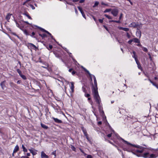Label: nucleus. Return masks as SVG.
<instances>
[{
  "instance_id": "1",
  "label": "nucleus",
  "mask_w": 158,
  "mask_h": 158,
  "mask_svg": "<svg viewBox=\"0 0 158 158\" xmlns=\"http://www.w3.org/2000/svg\"><path fill=\"white\" fill-rule=\"evenodd\" d=\"M139 148L141 150H139L138 149H135L132 151V153L138 157L141 156V153L144 152V149H145V148L140 146Z\"/></svg>"
},
{
  "instance_id": "2",
  "label": "nucleus",
  "mask_w": 158,
  "mask_h": 158,
  "mask_svg": "<svg viewBox=\"0 0 158 158\" xmlns=\"http://www.w3.org/2000/svg\"><path fill=\"white\" fill-rule=\"evenodd\" d=\"M94 97L95 101L98 105V108L99 111L102 110V104L101 103V101L99 94L94 95Z\"/></svg>"
},
{
  "instance_id": "3",
  "label": "nucleus",
  "mask_w": 158,
  "mask_h": 158,
  "mask_svg": "<svg viewBox=\"0 0 158 158\" xmlns=\"http://www.w3.org/2000/svg\"><path fill=\"white\" fill-rule=\"evenodd\" d=\"M94 86L93 85L92 91L93 95L98 94V91L97 84L96 79H94Z\"/></svg>"
},
{
  "instance_id": "4",
  "label": "nucleus",
  "mask_w": 158,
  "mask_h": 158,
  "mask_svg": "<svg viewBox=\"0 0 158 158\" xmlns=\"http://www.w3.org/2000/svg\"><path fill=\"white\" fill-rule=\"evenodd\" d=\"M118 13V10L117 9H112L111 13L114 16L116 17L117 16Z\"/></svg>"
},
{
  "instance_id": "5",
  "label": "nucleus",
  "mask_w": 158,
  "mask_h": 158,
  "mask_svg": "<svg viewBox=\"0 0 158 158\" xmlns=\"http://www.w3.org/2000/svg\"><path fill=\"white\" fill-rule=\"evenodd\" d=\"M122 140L123 141V142H125L127 144H130V145L132 146H135V147L136 148H139L140 147V146H139V145H137V146L134 145H133L131 143H129L127 141L125 140L124 139H122Z\"/></svg>"
},
{
  "instance_id": "6",
  "label": "nucleus",
  "mask_w": 158,
  "mask_h": 158,
  "mask_svg": "<svg viewBox=\"0 0 158 158\" xmlns=\"http://www.w3.org/2000/svg\"><path fill=\"white\" fill-rule=\"evenodd\" d=\"M52 119H53L55 122L56 123H62V120L59 119L57 118L52 117Z\"/></svg>"
},
{
  "instance_id": "7",
  "label": "nucleus",
  "mask_w": 158,
  "mask_h": 158,
  "mask_svg": "<svg viewBox=\"0 0 158 158\" xmlns=\"http://www.w3.org/2000/svg\"><path fill=\"white\" fill-rule=\"evenodd\" d=\"M41 158H48V156L44 152H41Z\"/></svg>"
},
{
  "instance_id": "8",
  "label": "nucleus",
  "mask_w": 158,
  "mask_h": 158,
  "mask_svg": "<svg viewBox=\"0 0 158 158\" xmlns=\"http://www.w3.org/2000/svg\"><path fill=\"white\" fill-rule=\"evenodd\" d=\"M149 152H146L144 153L143 154H141V156L144 158H149Z\"/></svg>"
},
{
  "instance_id": "9",
  "label": "nucleus",
  "mask_w": 158,
  "mask_h": 158,
  "mask_svg": "<svg viewBox=\"0 0 158 158\" xmlns=\"http://www.w3.org/2000/svg\"><path fill=\"white\" fill-rule=\"evenodd\" d=\"M138 26V24H136L135 23L133 22L131 23L129 26V27H136Z\"/></svg>"
},
{
  "instance_id": "10",
  "label": "nucleus",
  "mask_w": 158,
  "mask_h": 158,
  "mask_svg": "<svg viewBox=\"0 0 158 158\" xmlns=\"http://www.w3.org/2000/svg\"><path fill=\"white\" fill-rule=\"evenodd\" d=\"M29 150L33 155H35L37 154L36 151L34 149H29Z\"/></svg>"
},
{
  "instance_id": "11",
  "label": "nucleus",
  "mask_w": 158,
  "mask_h": 158,
  "mask_svg": "<svg viewBox=\"0 0 158 158\" xmlns=\"http://www.w3.org/2000/svg\"><path fill=\"white\" fill-rule=\"evenodd\" d=\"M5 82H6V81H3L0 84V86L1 87L2 89L3 90H4V88H5V87H6V86L5 85Z\"/></svg>"
},
{
  "instance_id": "12",
  "label": "nucleus",
  "mask_w": 158,
  "mask_h": 158,
  "mask_svg": "<svg viewBox=\"0 0 158 158\" xmlns=\"http://www.w3.org/2000/svg\"><path fill=\"white\" fill-rule=\"evenodd\" d=\"M70 83L71 84L70 89H71L72 92L73 93V92L74 91V83L73 82H71Z\"/></svg>"
},
{
  "instance_id": "13",
  "label": "nucleus",
  "mask_w": 158,
  "mask_h": 158,
  "mask_svg": "<svg viewBox=\"0 0 158 158\" xmlns=\"http://www.w3.org/2000/svg\"><path fill=\"white\" fill-rule=\"evenodd\" d=\"M118 28L120 30H123L125 31H128L129 30V29L126 27H118Z\"/></svg>"
},
{
  "instance_id": "14",
  "label": "nucleus",
  "mask_w": 158,
  "mask_h": 158,
  "mask_svg": "<svg viewBox=\"0 0 158 158\" xmlns=\"http://www.w3.org/2000/svg\"><path fill=\"white\" fill-rule=\"evenodd\" d=\"M19 147L17 145L15 146V147L14 149V150L13 152L14 153H15L16 152L18 151H19Z\"/></svg>"
},
{
  "instance_id": "15",
  "label": "nucleus",
  "mask_w": 158,
  "mask_h": 158,
  "mask_svg": "<svg viewBox=\"0 0 158 158\" xmlns=\"http://www.w3.org/2000/svg\"><path fill=\"white\" fill-rule=\"evenodd\" d=\"M82 129L84 135L85 136L88 135L87 134L86 129L84 128L83 127H82Z\"/></svg>"
},
{
  "instance_id": "16",
  "label": "nucleus",
  "mask_w": 158,
  "mask_h": 158,
  "mask_svg": "<svg viewBox=\"0 0 158 158\" xmlns=\"http://www.w3.org/2000/svg\"><path fill=\"white\" fill-rule=\"evenodd\" d=\"M10 84L11 87H13V88H17V85L16 84L14 83L13 82H10Z\"/></svg>"
},
{
  "instance_id": "17",
  "label": "nucleus",
  "mask_w": 158,
  "mask_h": 158,
  "mask_svg": "<svg viewBox=\"0 0 158 158\" xmlns=\"http://www.w3.org/2000/svg\"><path fill=\"white\" fill-rule=\"evenodd\" d=\"M133 41L135 43H140V40L137 38H135L133 39Z\"/></svg>"
},
{
  "instance_id": "18",
  "label": "nucleus",
  "mask_w": 158,
  "mask_h": 158,
  "mask_svg": "<svg viewBox=\"0 0 158 158\" xmlns=\"http://www.w3.org/2000/svg\"><path fill=\"white\" fill-rule=\"evenodd\" d=\"M12 15L11 14H8L6 16V19L9 21V20L10 19L11 16Z\"/></svg>"
},
{
  "instance_id": "19",
  "label": "nucleus",
  "mask_w": 158,
  "mask_h": 158,
  "mask_svg": "<svg viewBox=\"0 0 158 158\" xmlns=\"http://www.w3.org/2000/svg\"><path fill=\"white\" fill-rule=\"evenodd\" d=\"M136 35L137 36H139V38H140L141 36V32L140 31H138L136 32Z\"/></svg>"
},
{
  "instance_id": "20",
  "label": "nucleus",
  "mask_w": 158,
  "mask_h": 158,
  "mask_svg": "<svg viewBox=\"0 0 158 158\" xmlns=\"http://www.w3.org/2000/svg\"><path fill=\"white\" fill-rule=\"evenodd\" d=\"M156 157V156L154 154H151L149 155V158H155Z\"/></svg>"
},
{
  "instance_id": "21",
  "label": "nucleus",
  "mask_w": 158,
  "mask_h": 158,
  "mask_svg": "<svg viewBox=\"0 0 158 158\" xmlns=\"http://www.w3.org/2000/svg\"><path fill=\"white\" fill-rule=\"evenodd\" d=\"M41 127L44 129H47L48 128V127L47 126L43 123H41Z\"/></svg>"
},
{
  "instance_id": "22",
  "label": "nucleus",
  "mask_w": 158,
  "mask_h": 158,
  "mask_svg": "<svg viewBox=\"0 0 158 158\" xmlns=\"http://www.w3.org/2000/svg\"><path fill=\"white\" fill-rule=\"evenodd\" d=\"M23 15H25L26 16H27L28 18L30 19H32V18L29 15V14L28 13H25L23 14Z\"/></svg>"
},
{
  "instance_id": "23",
  "label": "nucleus",
  "mask_w": 158,
  "mask_h": 158,
  "mask_svg": "<svg viewBox=\"0 0 158 158\" xmlns=\"http://www.w3.org/2000/svg\"><path fill=\"white\" fill-rule=\"evenodd\" d=\"M104 16L109 19H112V17L111 16L107 14H105Z\"/></svg>"
},
{
  "instance_id": "24",
  "label": "nucleus",
  "mask_w": 158,
  "mask_h": 158,
  "mask_svg": "<svg viewBox=\"0 0 158 158\" xmlns=\"http://www.w3.org/2000/svg\"><path fill=\"white\" fill-rule=\"evenodd\" d=\"M35 26L37 27L41 31H42L43 32H45L46 33L47 32V31L45 30L44 29L41 27H37V26Z\"/></svg>"
},
{
  "instance_id": "25",
  "label": "nucleus",
  "mask_w": 158,
  "mask_h": 158,
  "mask_svg": "<svg viewBox=\"0 0 158 158\" xmlns=\"http://www.w3.org/2000/svg\"><path fill=\"white\" fill-rule=\"evenodd\" d=\"M22 148L23 149V151L24 152H27V149L23 145H22Z\"/></svg>"
},
{
  "instance_id": "26",
  "label": "nucleus",
  "mask_w": 158,
  "mask_h": 158,
  "mask_svg": "<svg viewBox=\"0 0 158 158\" xmlns=\"http://www.w3.org/2000/svg\"><path fill=\"white\" fill-rule=\"evenodd\" d=\"M111 9H106V10L104 11V13H105L108 12H109L110 11H111L112 10Z\"/></svg>"
},
{
  "instance_id": "27",
  "label": "nucleus",
  "mask_w": 158,
  "mask_h": 158,
  "mask_svg": "<svg viewBox=\"0 0 158 158\" xmlns=\"http://www.w3.org/2000/svg\"><path fill=\"white\" fill-rule=\"evenodd\" d=\"M39 35L42 38H44L45 37H47V35L45 34H39Z\"/></svg>"
},
{
  "instance_id": "28",
  "label": "nucleus",
  "mask_w": 158,
  "mask_h": 158,
  "mask_svg": "<svg viewBox=\"0 0 158 158\" xmlns=\"http://www.w3.org/2000/svg\"><path fill=\"white\" fill-rule=\"evenodd\" d=\"M20 76L22 79H23L24 80H26L27 79L25 75H23L22 74L20 75Z\"/></svg>"
},
{
  "instance_id": "29",
  "label": "nucleus",
  "mask_w": 158,
  "mask_h": 158,
  "mask_svg": "<svg viewBox=\"0 0 158 158\" xmlns=\"http://www.w3.org/2000/svg\"><path fill=\"white\" fill-rule=\"evenodd\" d=\"M23 31L24 34H25L26 35H29V34H28V32H27L26 30H23Z\"/></svg>"
},
{
  "instance_id": "30",
  "label": "nucleus",
  "mask_w": 158,
  "mask_h": 158,
  "mask_svg": "<svg viewBox=\"0 0 158 158\" xmlns=\"http://www.w3.org/2000/svg\"><path fill=\"white\" fill-rule=\"evenodd\" d=\"M47 48L48 50H50L52 48V46L51 45H49L48 47H47Z\"/></svg>"
},
{
  "instance_id": "31",
  "label": "nucleus",
  "mask_w": 158,
  "mask_h": 158,
  "mask_svg": "<svg viewBox=\"0 0 158 158\" xmlns=\"http://www.w3.org/2000/svg\"><path fill=\"white\" fill-rule=\"evenodd\" d=\"M17 72L19 74L20 76L22 74L21 71L19 69H17Z\"/></svg>"
},
{
  "instance_id": "32",
  "label": "nucleus",
  "mask_w": 158,
  "mask_h": 158,
  "mask_svg": "<svg viewBox=\"0 0 158 158\" xmlns=\"http://www.w3.org/2000/svg\"><path fill=\"white\" fill-rule=\"evenodd\" d=\"M142 48H143V51L146 52H148V50L146 48L144 47H142Z\"/></svg>"
},
{
  "instance_id": "33",
  "label": "nucleus",
  "mask_w": 158,
  "mask_h": 158,
  "mask_svg": "<svg viewBox=\"0 0 158 158\" xmlns=\"http://www.w3.org/2000/svg\"><path fill=\"white\" fill-rule=\"evenodd\" d=\"M99 4V2H96L94 5L93 6V7H95L96 6H98Z\"/></svg>"
},
{
  "instance_id": "34",
  "label": "nucleus",
  "mask_w": 158,
  "mask_h": 158,
  "mask_svg": "<svg viewBox=\"0 0 158 158\" xmlns=\"http://www.w3.org/2000/svg\"><path fill=\"white\" fill-rule=\"evenodd\" d=\"M82 89L84 92L85 93H86V90L85 89V88L84 86H83L82 87Z\"/></svg>"
},
{
  "instance_id": "35",
  "label": "nucleus",
  "mask_w": 158,
  "mask_h": 158,
  "mask_svg": "<svg viewBox=\"0 0 158 158\" xmlns=\"http://www.w3.org/2000/svg\"><path fill=\"white\" fill-rule=\"evenodd\" d=\"M71 148L73 151H76V148L73 145H71Z\"/></svg>"
},
{
  "instance_id": "36",
  "label": "nucleus",
  "mask_w": 158,
  "mask_h": 158,
  "mask_svg": "<svg viewBox=\"0 0 158 158\" xmlns=\"http://www.w3.org/2000/svg\"><path fill=\"white\" fill-rule=\"evenodd\" d=\"M29 45L31 47H33L35 48H36V46L32 43H30L29 44Z\"/></svg>"
},
{
  "instance_id": "37",
  "label": "nucleus",
  "mask_w": 158,
  "mask_h": 158,
  "mask_svg": "<svg viewBox=\"0 0 158 158\" xmlns=\"http://www.w3.org/2000/svg\"><path fill=\"white\" fill-rule=\"evenodd\" d=\"M133 55L132 56L134 58H135L137 57L135 54V51H133Z\"/></svg>"
},
{
  "instance_id": "38",
  "label": "nucleus",
  "mask_w": 158,
  "mask_h": 158,
  "mask_svg": "<svg viewBox=\"0 0 158 158\" xmlns=\"http://www.w3.org/2000/svg\"><path fill=\"white\" fill-rule=\"evenodd\" d=\"M83 69L89 75H90V73H89V71L88 70H87L85 68H83Z\"/></svg>"
},
{
  "instance_id": "39",
  "label": "nucleus",
  "mask_w": 158,
  "mask_h": 158,
  "mask_svg": "<svg viewBox=\"0 0 158 158\" xmlns=\"http://www.w3.org/2000/svg\"><path fill=\"white\" fill-rule=\"evenodd\" d=\"M48 64H45V66H42V67H43V68H44L45 69H48Z\"/></svg>"
},
{
  "instance_id": "40",
  "label": "nucleus",
  "mask_w": 158,
  "mask_h": 158,
  "mask_svg": "<svg viewBox=\"0 0 158 158\" xmlns=\"http://www.w3.org/2000/svg\"><path fill=\"white\" fill-rule=\"evenodd\" d=\"M78 10H80V11L81 13L82 12V11H83L82 10V8L80 7V6H78L77 7Z\"/></svg>"
},
{
  "instance_id": "41",
  "label": "nucleus",
  "mask_w": 158,
  "mask_h": 158,
  "mask_svg": "<svg viewBox=\"0 0 158 158\" xmlns=\"http://www.w3.org/2000/svg\"><path fill=\"white\" fill-rule=\"evenodd\" d=\"M85 137H86V138L87 139V140H88V141L89 142H91V141L88 135L87 136H86Z\"/></svg>"
},
{
  "instance_id": "42",
  "label": "nucleus",
  "mask_w": 158,
  "mask_h": 158,
  "mask_svg": "<svg viewBox=\"0 0 158 158\" xmlns=\"http://www.w3.org/2000/svg\"><path fill=\"white\" fill-rule=\"evenodd\" d=\"M133 41V39L131 40H129L128 42V43L129 44H131V43Z\"/></svg>"
},
{
  "instance_id": "43",
  "label": "nucleus",
  "mask_w": 158,
  "mask_h": 158,
  "mask_svg": "<svg viewBox=\"0 0 158 158\" xmlns=\"http://www.w3.org/2000/svg\"><path fill=\"white\" fill-rule=\"evenodd\" d=\"M83 17L85 19H86L85 18V16L84 14V13L83 11H82V12H81Z\"/></svg>"
},
{
  "instance_id": "44",
  "label": "nucleus",
  "mask_w": 158,
  "mask_h": 158,
  "mask_svg": "<svg viewBox=\"0 0 158 158\" xmlns=\"http://www.w3.org/2000/svg\"><path fill=\"white\" fill-rule=\"evenodd\" d=\"M127 37L128 38H131V35H130L128 33V32H127Z\"/></svg>"
},
{
  "instance_id": "45",
  "label": "nucleus",
  "mask_w": 158,
  "mask_h": 158,
  "mask_svg": "<svg viewBox=\"0 0 158 158\" xmlns=\"http://www.w3.org/2000/svg\"><path fill=\"white\" fill-rule=\"evenodd\" d=\"M104 19H98V21L99 22L101 23H102L103 22V20Z\"/></svg>"
},
{
  "instance_id": "46",
  "label": "nucleus",
  "mask_w": 158,
  "mask_h": 158,
  "mask_svg": "<svg viewBox=\"0 0 158 158\" xmlns=\"http://www.w3.org/2000/svg\"><path fill=\"white\" fill-rule=\"evenodd\" d=\"M56 151H55L52 152V155H54L55 156H56Z\"/></svg>"
},
{
  "instance_id": "47",
  "label": "nucleus",
  "mask_w": 158,
  "mask_h": 158,
  "mask_svg": "<svg viewBox=\"0 0 158 158\" xmlns=\"http://www.w3.org/2000/svg\"><path fill=\"white\" fill-rule=\"evenodd\" d=\"M138 65V68L139 69H142V67H141L140 64L138 65Z\"/></svg>"
},
{
  "instance_id": "48",
  "label": "nucleus",
  "mask_w": 158,
  "mask_h": 158,
  "mask_svg": "<svg viewBox=\"0 0 158 158\" xmlns=\"http://www.w3.org/2000/svg\"><path fill=\"white\" fill-rule=\"evenodd\" d=\"M85 96L86 97H89L90 96V95L89 94H86L85 93Z\"/></svg>"
},
{
  "instance_id": "49",
  "label": "nucleus",
  "mask_w": 158,
  "mask_h": 158,
  "mask_svg": "<svg viewBox=\"0 0 158 158\" xmlns=\"http://www.w3.org/2000/svg\"><path fill=\"white\" fill-rule=\"evenodd\" d=\"M30 6L32 8V10H34V9H35V7H34V6L30 4Z\"/></svg>"
},
{
  "instance_id": "50",
  "label": "nucleus",
  "mask_w": 158,
  "mask_h": 158,
  "mask_svg": "<svg viewBox=\"0 0 158 158\" xmlns=\"http://www.w3.org/2000/svg\"><path fill=\"white\" fill-rule=\"evenodd\" d=\"M91 81H92V75L90 73V75H89Z\"/></svg>"
},
{
  "instance_id": "51",
  "label": "nucleus",
  "mask_w": 158,
  "mask_h": 158,
  "mask_svg": "<svg viewBox=\"0 0 158 158\" xmlns=\"http://www.w3.org/2000/svg\"><path fill=\"white\" fill-rule=\"evenodd\" d=\"M114 22L119 23H121V22L120 21V20H119L118 21L114 20Z\"/></svg>"
},
{
  "instance_id": "52",
  "label": "nucleus",
  "mask_w": 158,
  "mask_h": 158,
  "mask_svg": "<svg viewBox=\"0 0 158 158\" xmlns=\"http://www.w3.org/2000/svg\"><path fill=\"white\" fill-rule=\"evenodd\" d=\"M35 35V33L34 32H33L32 33H31V36L32 37H34L33 36L34 35Z\"/></svg>"
},
{
  "instance_id": "53",
  "label": "nucleus",
  "mask_w": 158,
  "mask_h": 158,
  "mask_svg": "<svg viewBox=\"0 0 158 158\" xmlns=\"http://www.w3.org/2000/svg\"><path fill=\"white\" fill-rule=\"evenodd\" d=\"M112 136V133H110V134H108L107 135V136L109 138H110V137Z\"/></svg>"
},
{
  "instance_id": "54",
  "label": "nucleus",
  "mask_w": 158,
  "mask_h": 158,
  "mask_svg": "<svg viewBox=\"0 0 158 158\" xmlns=\"http://www.w3.org/2000/svg\"><path fill=\"white\" fill-rule=\"evenodd\" d=\"M122 15H123V14L122 13H121V14H120V15L119 17V20H120L121 19L122 17Z\"/></svg>"
},
{
  "instance_id": "55",
  "label": "nucleus",
  "mask_w": 158,
  "mask_h": 158,
  "mask_svg": "<svg viewBox=\"0 0 158 158\" xmlns=\"http://www.w3.org/2000/svg\"><path fill=\"white\" fill-rule=\"evenodd\" d=\"M87 158H93V157L91 155H88L87 156Z\"/></svg>"
},
{
  "instance_id": "56",
  "label": "nucleus",
  "mask_w": 158,
  "mask_h": 158,
  "mask_svg": "<svg viewBox=\"0 0 158 158\" xmlns=\"http://www.w3.org/2000/svg\"><path fill=\"white\" fill-rule=\"evenodd\" d=\"M12 34L13 35H15V36H16L18 38H19V36L17 35L15 33H12Z\"/></svg>"
},
{
  "instance_id": "57",
  "label": "nucleus",
  "mask_w": 158,
  "mask_h": 158,
  "mask_svg": "<svg viewBox=\"0 0 158 158\" xmlns=\"http://www.w3.org/2000/svg\"><path fill=\"white\" fill-rule=\"evenodd\" d=\"M103 26L107 31H108V29L106 26L105 25H103Z\"/></svg>"
},
{
  "instance_id": "58",
  "label": "nucleus",
  "mask_w": 158,
  "mask_h": 158,
  "mask_svg": "<svg viewBox=\"0 0 158 158\" xmlns=\"http://www.w3.org/2000/svg\"><path fill=\"white\" fill-rule=\"evenodd\" d=\"M85 1V0H80L79 1V2L80 3H82L84 2Z\"/></svg>"
},
{
  "instance_id": "59",
  "label": "nucleus",
  "mask_w": 158,
  "mask_h": 158,
  "mask_svg": "<svg viewBox=\"0 0 158 158\" xmlns=\"http://www.w3.org/2000/svg\"><path fill=\"white\" fill-rule=\"evenodd\" d=\"M114 20H109V23H110L111 22H114Z\"/></svg>"
},
{
  "instance_id": "60",
  "label": "nucleus",
  "mask_w": 158,
  "mask_h": 158,
  "mask_svg": "<svg viewBox=\"0 0 158 158\" xmlns=\"http://www.w3.org/2000/svg\"><path fill=\"white\" fill-rule=\"evenodd\" d=\"M137 46H138L140 47L141 48H142V47H143L142 46L140 43H139V44H137Z\"/></svg>"
},
{
  "instance_id": "61",
  "label": "nucleus",
  "mask_w": 158,
  "mask_h": 158,
  "mask_svg": "<svg viewBox=\"0 0 158 158\" xmlns=\"http://www.w3.org/2000/svg\"><path fill=\"white\" fill-rule=\"evenodd\" d=\"M15 22H16L17 26L18 27H19V24H18L17 23V22L16 21H15Z\"/></svg>"
},
{
  "instance_id": "62",
  "label": "nucleus",
  "mask_w": 158,
  "mask_h": 158,
  "mask_svg": "<svg viewBox=\"0 0 158 158\" xmlns=\"http://www.w3.org/2000/svg\"><path fill=\"white\" fill-rule=\"evenodd\" d=\"M153 85L155 86L157 89H158V85H157L155 83Z\"/></svg>"
},
{
  "instance_id": "63",
  "label": "nucleus",
  "mask_w": 158,
  "mask_h": 158,
  "mask_svg": "<svg viewBox=\"0 0 158 158\" xmlns=\"http://www.w3.org/2000/svg\"><path fill=\"white\" fill-rule=\"evenodd\" d=\"M75 10L76 14H77L78 13V11L76 8H75Z\"/></svg>"
},
{
  "instance_id": "64",
  "label": "nucleus",
  "mask_w": 158,
  "mask_h": 158,
  "mask_svg": "<svg viewBox=\"0 0 158 158\" xmlns=\"http://www.w3.org/2000/svg\"><path fill=\"white\" fill-rule=\"evenodd\" d=\"M76 73V72L75 71H73L72 72V73L73 75H74Z\"/></svg>"
}]
</instances>
